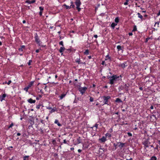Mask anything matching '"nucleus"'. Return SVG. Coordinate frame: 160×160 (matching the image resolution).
Wrapping results in <instances>:
<instances>
[{
  "label": "nucleus",
  "mask_w": 160,
  "mask_h": 160,
  "mask_svg": "<svg viewBox=\"0 0 160 160\" xmlns=\"http://www.w3.org/2000/svg\"><path fill=\"white\" fill-rule=\"evenodd\" d=\"M109 83L111 85L113 84L115 82L119 80V77L117 76V75H113L112 76H110L109 77Z\"/></svg>",
  "instance_id": "obj_1"
},
{
  "label": "nucleus",
  "mask_w": 160,
  "mask_h": 160,
  "mask_svg": "<svg viewBox=\"0 0 160 160\" xmlns=\"http://www.w3.org/2000/svg\"><path fill=\"white\" fill-rule=\"evenodd\" d=\"M74 3H75L76 6V9L78 12H79L81 10V8L80 7L82 4L80 0H75Z\"/></svg>",
  "instance_id": "obj_2"
},
{
  "label": "nucleus",
  "mask_w": 160,
  "mask_h": 160,
  "mask_svg": "<svg viewBox=\"0 0 160 160\" xmlns=\"http://www.w3.org/2000/svg\"><path fill=\"white\" fill-rule=\"evenodd\" d=\"M101 98L103 99V102L104 103L103 105L104 104H107L108 105L109 104H108V100L110 99L111 97L109 96H102Z\"/></svg>",
  "instance_id": "obj_3"
},
{
  "label": "nucleus",
  "mask_w": 160,
  "mask_h": 160,
  "mask_svg": "<svg viewBox=\"0 0 160 160\" xmlns=\"http://www.w3.org/2000/svg\"><path fill=\"white\" fill-rule=\"evenodd\" d=\"M71 5L70 6H68L65 4H64L63 5V6L65 7V8L67 9H69L71 8H73V9H75V6L74 4V2L72 1H71L70 2Z\"/></svg>",
  "instance_id": "obj_4"
},
{
  "label": "nucleus",
  "mask_w": 160,
  "mask_h": 160,
  "mask_svg": "<svg viewBox=\"0 0 160 160\" xmlns=\"http://www.w3.org/2000/svg\"><path fill=\"white\" fill-rule=\"evenodd\" d=\"M34 38L35 41L38 44L39 46H40V43H42V42L40 41V39L37 33H36L35 35Z\"/></svg>",
  "instance_id": "obj_5"
},
{
  "label": "nucleus",
  "mask_w": 160,
  "mask_h": 160,
  "mask_svg": "<svg viewBox=\"0 0 160 160\" xmlns=\"http://www.w3.org/2000/svg\"><path fill=\"white\" fill-rule=\"evenodd\" d=\"M87 89V88L86 87H80L79 88V91L80 92L81 94L83 95L85 93Z\"/></svg>",
  "instance_id": "obj_6"
},
{
  "label": "nucleus",
  "mask_w": 160,
  "mask_h": 160,
  "mask_svg": "<svg viewBox=\"0 0 160 160\" xmlns=\"http://www.w3.org/2000/svg\"><path fill=\"white\" fill-rule=\"evenodd\" d=\"M129 87V85L128 84H125L123 87V88L125 90L126 92H128L130 89Z\"/></svg>",
  "instance_id": "obj_7"
},
{
  "label": "nucleus",
  "mask_w": 160,
  "mask_h": 160,
  "mask_svg": "<svg viewBox=\"0 0 160 160\" xmlns=\"http://www.w3.org/2000/svg\"><path fill=\"white\" fill-rule=\"evenodd\" d=\"M79 58H77L75 59V62H76L78 63V64H85V62L83 63V62H81V60H80V56H80L79 54Z\"/></svg>",
  "instance_id": "obj_8"
},
{
  "label": "nucleus",
  "mask_w": 160,
  "mask_h": 160,
  "mask_svg": "<svg viewBox=\"0 0 160 160\" xmlns=\"http://www.w3.org/2000/svg\"><path fill=\"white\" fill-rule=\"evenodd\" d=\"M65 49V48L64 47H61L60 48L59 50V52L60 53H61V54L62 55L63 53V52Z\"/></svg>",
  "instance_id": "obj_9"
},
{
  "label": "nucleus",
  "mask_w": 160,
  "mask_h": 160,
  "mask_svg": "<svg viewBox=\"0 0 160 160\" xmlns=\"http://www.w3.org/2000/svg\"><path fill=\"white\" fill-rule=\"evenodd\" d=\"M106 140V138L104 136H103L102 138L99 139V141H101V142L102 143L105 142Z\"/></svg>",
  "instance_id": "obj_10"
},
{
  "label": "nucleus",
  "mask_w": 160,
  "mask_h": 160,
  "mask_svg": "<svg viewBox=\"0 0 160 160\" xmlns=\"http://www.w3.org/2000/svg\"><path fill=\"white\" fill-rule=\"evenodd\" d=\"M119 143L120 144L118 145V147L120 149H122V148L124 147L125 145V143H123L121 142H118V144Z\"/></svg>",
  "instance_id": "obj_11"
},
{
  "label": "nucleus",
  "mask_w": 160,
  "mask_h": 160,
  "mask_svg": "<svg viewBox=\"0 0 160 160\" xmlns=\"http://www.w3.org/2000/svg\"><path fill=\"white\" fill-rule=\"evenodd\" d=\"M67 94V92L66 93H63L61 94V95L59 96V99L62 100L64 98Z\"/></svg>",
  "instance_id": "obj_12"
},
{
  "label": "nucleus",
  "mask_w": 160,
  "mask_h": 160,
  "mask_svg": "<svg viewBox=\"0 0 160 160\" xmlns=\"http://www.w3.org/2000/svg\"><path fill=\"white\" fill-rule=\"evenodd\" d=\"M28 102L30 103H34L36 102V100H33L31 98H29L28 100Z\"/></svg>",
  "instance_id": "obj_13"
},
{
  "label": "nucleus",
  "mask_w": 160,
  "mask_h": 160,
  "mask_svg": "<svg viewBox=\"0 0 160 160\" xmlns=\"http://www.w3.org/2000/svg\"><path fill=\"white\" fill-rule=\"evenodd\" d=\"M127 66V62H124L123 63L121 64L119 66L121 67L122 68H124L126 66Z\"/></svg>",
  "instance_id": "obj_14"
},
{
  "label": "nucleus",
  "mask_w": 160,
  "mask_h": 160,
  "mask_svg": "<svg viewBox=\"0 0 160 160\" xmlns=\"http://www.w3.org/2000/svg\"><path fill=\"white\" fill-rule=\"evenodd\" d=\"M34 82V81L30 82L27 86L29 88H30L31 87H32V86H33Z\"/></svg>",
  "instance_id": "obj_15"
},
{
  "label": "nucleus",
  "mask_w": 160,
  "mask_h": 160,
  "mask_svg": "<svg viewBox=\"0 0 160 160\" xmlns=\"http://www.w3.org/2000/svg\"><path fill=\"white\" fill-rule=\"evenodd\" d=\"M6 96V95L5 94H4L2 96L0 97V100L1 102L4 100V98Z\"/></svg>",
  "instance_id": "obj_16"
},
{
  "label": "nucleus",
  "mask_w": 160,
  "mask_h": 160,
  "mask_svg": "<svg viewBox=\"0 0 160 160\" xmlns=\"http://www.w3.org/2000/svg\"><path fill=\"white\" fill-rule=\"evenodd\" d=\"M143 144L144 145V146L146 148H148V147L149 142L148 141H146L143 143Z\"/></svg>",
  "instance_id": "obj_17"
},
{
  "label": "nucleus",
  "mask_w": 160,
  "mask_h": 160,
  "mask_svg": "<svg viewBox=\"0 0 160 160\" xmlns=\"http://www.w3.org/2000/svg\"><path fill=\"white\" fill-rule=\"evenodd\" d=\"M137 15H138V18H140L142 20H144L142 16V15H141L140 13L138 12L137 13Z\"/></svg>",
  "instance_id": "obj_18"
},
{
  "label": "nucleus",
  "mask_w": 160,
  "mask_h": 160,
  "mask_svg": "<svg viewBox=\"0 0 160 160\" xmlns=\"http://www.w3.org/2000/svg\"><path fill=\"white\" fill-rule=\"evenodd\" d=\"M36 2V0H33L32 1L30 0H27L26 1V2L28 3L29 4H32Z\"/></svg>",
  "instance_id": "obj_19"
},
{
  "label": "nucleus",
  "mask_w": 160,
  "mask_h": 160,
  "mask_svg": "<svg viewBox=\"0 0 160 160\" xmlns=\"http://www.w3.org/2000/svg\"><path fill=\"white\" fill-rule=\"evenodd\" d=\"M54 123L57 124L58 126H62V125L58 122V120L57 119H56L54 121Z\"/></svg>",
  "instance_id": "obj_20"
},
{
  "label": "nucleus",
  "mask_w": 160,
  "mask_h": 160,
  "mask_svg": "<svg viewBox=\"0 0 160 160\" xmlns=\"http://www.w3.org/2000/svg\"><path fill=\"white\" fill-rule=\"evenodd\" d=\"M103 148H101V147H100L99 148V152L100 154H103V152H104V151L103 150Z\"/></svg>",
  "instance_id": "obj_21"
},
{
  "label": "nucleus",
  "mask_w": 160,
  "mask_h": 160,
  "mask_svg": "<svg viewBox=\"0 0 160 160\" xmlns=\"http://www.w3.org/2000/svg\"><path fill=\"white\" fill-rule=\"evenodd\" d=\"M117 25V23H115L114 22H112V23L111 25V28H112V29H114L115 28V26Z\"/></svg>",
  "instance_id": "obj_22"
},
{
  "label": "nucleus",
  "mask_w": 160,
  "mask_h": 160,
  "mask_svg": "<svg viewBox=\"0 0 160 160\" xmlns=\"http://www.w3.org/2000/svg\"><path fill=\"white\" fill-rule=\"evenodd\" d=\"M115 102H118V103L122 102V101L121 100V99L119 98H117L116 99V100H115Z\"/></svg>",
  "instance_id": "obj_23"
},
{
  "label": "nucleus",
  "mask_w": 160,
  "mask_h": 160,
  "mask_svg": "<svg viewBox=\"0 0 160 160\" xmlns=\"http://www.w3.org/2000/svg\"><path fill=\"white\" fill-rule=\"evenodd\" d=\"M149 160H157V158L155 156H152Z\"/></svg>",
  "instance_id": "obj_24"
},
{
  "label": "nucleus",
  "mask_w": 160,
  "mask_h": 160,
  "mask_svg": "<svg viewBox=\"0 0 160 160\" xmlns=\"http://www.w3.org/2000/svg\"><path fill=\"white\" fill-rule=\"evenodd\" d=\"M77 141L78 144H79V143H81V141H82V140L81 139V138L80 137H78L77 138Z\"/></svg>",
  "instance_id": "obj_25"
},
{
  "label": "nucleus",
  "mask_w": 160,
  "mask_h": 160,
  "mask_svg": "<svg viewBox=\"0 0 160 160\" xmlns=\"http://www.w3.org/2000/svg\"><path fill=\"white\" fill-rule=\"evenodd\" d=\"M84 54L85 55H88L89 54V51L88 49H87L85 50V51L84 52Z\"/></svg>",
  "instance_id": "obj_26"
},
{
  "label": "nucleus",
  "mask_w": 160,
  "mask_h": 160,
  "mask_svg": "<svg viewBox=\"0 0 160 160\" xmlns=\"http://www.w3.org/2000/svg\"><path fill=\"white\" fill-rule=\"evenodd\" d=\"M98 124H97V123H96L94 126H93V127H90V128H91L93 129V128L95 127L96 128V130H97V128H98Z\"/></svg>",
  "instance_id": "obj_27"
},
{
  "label": "nucleus",
  "mask_w": 160,
  "mask_h": 160,
  "mask_svg": "<svg viewBox=\"0 0 160 160\" xmlns=\"http://www.w3.org/2000/svg\"><path fill=\"white\" fill-rule=\"evenodd\" d=\"M105 136L106 137H108V138H110L112 137L111 134L108 133H107L105 134Z\"/></svg>",
  "instance_id": "obj_28"
},
{
  "label": "nucleus",
  "mask_w": 160,
  "mask_h": 160,
  "mask_svg": "<svg viewBox=\"0 0 160 160\" xmlns=\"http://www.w3.org/2000/svg\"><path fill=\"white\" fill-rule=\"evenodd\" d=\"M115 22L117 24L119 22V18L118 17H116L114 20Z\"/></svg>",
  "instance_id": "obj_29"
},
{
  "label": "nucleus",
  "mask_w": 160,
  "mask_h": 160,
  "mask_svg": "<svg viewBox=\"0 0 160 160\" xmlns=\"http://www.w3.org/2000/svg\"><path fill=\"white\" fill-rule=\"evenodd\" d=\"M137 31V26L136 25H134L133 27V28L132 31V32H135Z\"/></svg>",
  "instance_id": "obj_30"
},
{
  "label": "nucleus",
  "mask_w": 160,
  "mask_h": 160,
  "mask_svg": "<svg viewBox=\"0 0 160 160\" xmlns=\"http://www.w3.org/2000/svg\"><path fill=\"white\" fill-rule=\"evenodd\" d=\"M117 48L118 51H120V50H121L122 49V47L120 45H118L117 46Z\"/></svg>",
  "instance_id": "obj_31"
},
{
  "label": "nucleus",
  "mask_w": 160,
  "mask_h": 160,
  "mask_svg": "<svg viewBox=\"0 0 160 160\" xmlns=\"http://www.w3.org/2000/svg\"><path fill=\"white\" fill-rule=\"evenodd\" d=\"M29 159V156H25L23 157V160H28Z\"/></svg>",
  "instance_id": "obj_32"
},
{
  "label": "nucleus",
  "mask_w": 160,
  "mask_h": 160,
  "mask_svg": "<svg viewBox=\"0 0 160 160\" xmlns=\"http://www.w3.org/2000/svg\"><path fill=\"white\" fill-rule=\"evenodd\" d=\"M117 145H118V144L117 143H114L113 144V146L114 147H115V148H114V150H116V149L117 148Z\"/></svg>",
  "instance_id": "obj_33"
},
{
  "label": "nucleus",
  "mask_w": 160,
  "mask_h": 160,
  "mask_svg": "<svg viewBox=\"0 0 160 160\" xmlns=\"http://www.w3.org/2000/svg\"><path fill=\"white\" fill-rule=\"evenodd\" d=\"M39 9L40 10V11L43 12V11L44 10V8L42 7H39Z\"/></svg>",
  "instance_id": "obj_34"
},
{
  "label": "nucleus",
  "mask_w": 160,
  "mask_h": 160,
  "mask_svg": "<svg viewBox=\"0 0 160 160\" xmlns=\"http://www.w3.org/2000/svg\"><path fill=\"white\" fill-rule=\"evenodd\" d=\"M106 58L105 59V60H107L108 59H111V57H109L108 55H107L106 57Z\"/></svg>",
  "instance_id": "obj_35"
},
{
  "label": "nucleus",
  "mask_w": 160,
  "mask_h": 160,
  "mask_svg": "<svg viewBox=\"0 0 160 160\" xmlns=\"http://www.w3.org/2000/svg\"><path fill=\"white\" fill-rule=\"evenodd\" d=\"M29 89V88L28 86H27V87L24 88H23V90L25 91L26 92H28Z\"/></svg>",
  "instance_id": "obj_36"
},
{
  "label": "nucleus",
  "mask_w": 160,
  "mask_h": 160,
  "mask_svg": "<svg viewBox=\"0 0 160 160\" xmlns=\"http://www.w3.org/2000/svg\"><path fill=\"white\" fill-rule=\"evenodd\" d=\"M41 104H39V105H37L36 108L37 109H39L40 108V107L41 106Z\"/></svg>",
  "instance_id": "obj_37"
},
{
  "label": "nucleus",
  "mask_w": 160,
  "mask_h": 160,
  "mask_svg": "<svg viewBox=\"0 0 160 160\" xmlns=\"http://www.w3.org/2000/svg\"><path fill=\"white\" fill-rule=\"evenodd\" d=\"M90 97V102H92L93 101V100H94V98H93L91 97Z\"/></svg>",
  "instance_id": "obj_38"
},
{
  "label": "nucleus",
  "mask_w": 160,
  "mask_h": 160,
  "mask_svg": "<svg viewBox=\"0 0 160 160\" xmlns=\"http://www.w3.org/2000/svg\"><path fill=\"white\" fill-rule=\"evenodd\" d=\"M129 1V0H126V2H125L124 3V5H128V2Z\"/></svg>",
  "instance_id": "obj_39"
},
{
  "label": "nucleus",
  "mask_w": 160,
  "mask_h": 160,
  "mask_svg": "<svg viewBox=\"0 0 160 160\" xmlns=\"http://www.w3.org/2000/svg\"><path fill=\"white\" fill-rule=\"evenodd\" d=\"M158 146H159L158 145H156V147H155L154 148V149L155 150H158V151H159V150H158Z\"/></svg>",
  "instance_id": "obj_40"
},
{
  "label": "nucleus",
  "mask_w": 160,
  "mask_h": 160,
  "mask_svg": "<svg viewBox=\"0 0 160 160\" xmlns=\"http://www.w3.org/2000/svg\"><path fill=\"white\" fill-rule=\"evenodd\" d=\"M59 44L60 45H61L62 46V47L64 46V45L63 44V42L62 41H61L59 42Z\"/></svg>",
  "instance_id": "obj_41"
},
{
  "label": "nucleus",
  "mask_w": 160,
  "mask_h": 160,
  "mask_svg": "<svg viewBox=\"0 0 160 160\" xmlns=\"http://www.w3.org/2000/svg\"><path fill=\"white\" fill-rule=\"evenodd\" d=\"M51 110L49 111V112L50 113H52V112H55V110L53 109L52 108L51 109Z\"/></svg>",
  "instance_id": "obj_42"
},
{
  "label": "nucleus",
  "mask_w": 160,
  "mask_h": 160,
  "mask_svg": "<svg viewBox=\"0 0 160 160\" xmlns=\"http://www.w3.org/2000/svg\"><path fill=\"white\" fill-rule=\"evenodd\" d=\"M25 47V46L24 45H22V46H21V51L22 50V49L24 48Z\"/></svg>",
  "instance_id": "obj_43"
},
{
  "label": "nucleus",
  "mask_w": 160,
  "mask_h": 160,
  "mask_svg": "<svg viewBox=\"0 0 160 160\" xmlns=\"http://www.w3.org/2000/svg\"><path fill=\"white\" fill-rule=\"evenodd\" d=\"M32 60H29V62H28V65L29 66H30L31 64V62H32Z\"/></svg>",
  "instance_id": "obj_44"
},
{
  "label": "nucleus",
  "mask_w": 160,
  "mask_h": 160,
  "mask_svg": "<svg viewBox=\"0 0 160 160\" xmlns=\"http://www.w3.org/2000/svg\"><path fill=\"white\" fill-rule=\"evenodd\" d=\"M127 134L128 135V136L130 137H131L132 136V134L131 133L129 132H128Z\"/></svg>",
  "instance_id": "obj_45"
},
{
  "label": "nucleus",
  "mask_w": 160,
  "mask_h": 160,
  "mask_svg": "<svg viewBox=\"0 0 160 160\" xmlns=\"http://www.w3.org/2000/svg\"><path fill=\"white\" fill-rule=\"evenodd\" d=\"M46 108H47V109H49V110H50V109L51 110V109H52V108L50 106L46 107Z\"/></svg>",
  "instance_id": "obj_46"
},
{
  "label": "nucleus",
  "mask_w": 160,
  "mask_h": 160,
  "mask_svg": "<svg viewBox=\"0 0 160 160\" xmlns=\"http://www.w3.org/2000/svg\"><path fill=\"white\" fill-rule=\"evenodd\" d=\"M152 117H153L155 118V119H156V116L154 114L152 115V116H151V118H152Z\"/></svg>",
  "instance_id": "obj_47"
},
{
  "label": "nucleus",
  "mask_w": 160,
  "mask_h": 160,
  "mask_svg": "<svg viewBox=\"0 0 160 160\" xmlns=\"http://www.w3.org/2000/svg\"><path fill=\"white\" fill-rule=\"evenodd\" d=\"M42 12L40 11L39 12V15L40 16H42Z\"/></svg>",
  "instance_id": "obj_48"
},
{
  "label": "nucleus",
  "mask_w": 160,
  "mask_h": 160,
  "mask_svg": "<svg viewBox=\"0 0 160 160\" xmlns=\"http://www.w3.org/2000/svg\"><path fill=\"white\" fill-rule=\"evenodd\" d=\"M13 124L12 123L10 126L8 127V128H11L13 126Z\"/></svg>",
  "instance_id": "obj_49"
},
{
  "label": "nucleus",
  "mask_w": 160,
  "mask_h": 160,
  "mask_svg": "<svg viewBox=\"0 0 160 160\" xmlns=\"http://www.w3.org/2000/svg\"><path fill=\"white\" fill-rule=\"evenodd\" d=\"M67 50L68 51V52L69 53L71 52V49H67Z\"/></svg>",
  "instance_id": "obj_50"
},
{
  "label": "nucleus",
  "mask_w": 160,
  "mask_h": 160,
  "mask_svg": "<svg viewBox=\"0 0 160 160\" xmlns=\"http://www.w3.org/2000/svg\"><path fill=\"white\" fill-rule=\"evenodd\" d=\"M11 81L10 80V81H9L8 82H7V84H8V85H9V84H10L11 83Z\"/></svg>",
  "instance_id": "obj_51"
},
{
  "label": "nucleus",
  "mask_w": 160,
  "mask_h": 160,
  "mask_svg": "<svg viewBox=\"0 0 160 160\" xmlns=\"http://www.w3.org/2000/svg\"><path fill=\"white\" fill-rule=\"evenodd\" d=\"M63 143H65V144L67 143V141H66V139H64V140H63Z\"/></svg>",
  "instance_id": "obj_52"
},
{
  "label": "nucleus",
  "mask_w": 160,
  "mask_h": 160,
  "mask_svg": "<svg viewBox=\"0 0 160 160\" xmlns=\"http://www.w3.org/2000/svg\"><path fill=\"white\" fill-rule=\"evenodd\" d=\"M39 49H37L36 50V52L37 53H38L39 52Z\"/></svg>",
  "instance_id": "obj_53"
},
{
  "label": "nucleus",
  "mask_w": 160,
  "mask_h": 160,
  "mask_svg": "<svg viewBox=\"0 0 160 160\" xmlns=\"http://www.w3.org/2000/svg\"><path fill=\"white\" fill-rule=\"evenodd\" d=\"M38 92H41L42 94L43 93V92L42 89L40 90V91L39 92L38 91Z\"/></svg>",
  "instance_id": "obj_54"
},
{
  "label": "nucleus",
  "mask_w": 160,
  "mask_h": 160,
  "mask_svg": "<svg viewBox=\"0 0 160 160\" xmlns=\"http://www.w3.org/2000/svg\"><path fill=\"white\" fill-rule=\"evenodd\" d=\"M157 16H159L160 15V10L158 12L157 14Z\"/></svg>",
  "instance_id": "obj_55"
},
{
  "label": "nucleus",
  "mask_w": 160,
  "mask_h": 160,
  "mask_svg": "<svg viewBox=\"0 0 160 160\" xmlns=\"http://www.w3.org/2000/svg\"><path fill=\"white\" fill-rule=\"evenodd\" d=\"M132 32H130L128 33V35L129 36H132Z\"/></svg>",
  "instance_id": "obj_56"
},
{
  "label": "nucleus",
  "mask_w": 160,
  "mask_h": 160,
  "mask_svg": "<svg viewBox=\"0 0 160 160\" xmlns=\"http://www.w3.org/2000/svg\"><path fill=\"white\" fill-rule=\"evenodd\" d=\"M101 64L102 65H104L105 64V61H102V63H101Z\"/></svg>",
  "instance_id": "obj_57"
},
{
  "label": "nucleus",
  "mask_w": 160,
  "mask_h": 160,
  "mask_svg": "<svg viewBox=\"0 0 160 160\" xmlns=\"http://www.w3.org/2000/svg\"><path fill=\"white\" fill-rule=\"evenodd\" d=\"M56 140L54 139L52 141V143H56Z\"/></svg>",
  "instance_id": "obj_58"
},
{
  "label": "nucleus",
  "mask_w": 160,
  "mask_h": 160,
  "mask_svg": "<svg viewBox=\"0 0 160 160\" xmlns=\"http://www.w3.org/2000/svg\"><path fill=\"white\" fill-rule=\"evenodd\" d=\"M53 109H54V110H55V112L56 111H57V109L55 107H54V108H52Z\"/></svg>",
  "instance_id": "obj_59"
},
{
  "label": "nucleus",
  "mask_w": 160,
  "mask_h": 160,
  "mask_svg": "<svg viewBox=\"0 0 160 160\" xmlns=\"http://www.w3.org/2000/svg\"><path fill=\"white\" fill-rule=\"evenodd\" d=\"M139 89L141 91H142L143 90V88L142 87H140L139 88Z\"/></svg>",
  "instance_id": "obj_60"
},
{
  "label": "nucleus",
  "mask_w": 160,
  "mask_h": 160,
  "mask_svg": "<svg viewBox=\"0 0 160 160\" xmlns=\"http://www.w3.org/2000/svg\"><path fill=\"white\" fill-rule=\"evenodd\" d=\"M150 108L151 109H153V106L152 105L150 107Z\"/></svg>",
  "instance_id": "obj_61"
},
{
  "label": "nucleus",
  "mask_w": 160,
  "mask_h": 160,
  "mask_svg": "<svg viewBox=\"0 0 160 160\" xmlns=\"http://www.w3.org/2000/svg\"><path fill=\"white\" fill-rule=\"evenodd\" d=\"M94 37L96 38H98V35H94Z\"/></svg>",
  "instance_id": "obj_62"
},
{
  "label": "nucleus",
  "mask_w": 160,
  "mask_h": 160,
  "mask_svg": "<svg viewBox=\"0 0 160 160\" xmlns=\"http://www.w3.org/2000/svg\"><path fill=\"white\" fill-rule=\"evenodd\" d=\"M112 131H113L112 128H111L110 131V132H112Z\"/></svg>",
  "instance_id": "obj_63"
},
{
  "label": "nucleus",
  "mask_w": 160,
  "mask_h": 160,
  "mask_svg": "<svg viewBox=\"0 0 160 160\" xmlns=\"http://www.w3.org/2000/svg\"><path fill=\"white\" fill-rule=\"evenodd\" d=\"M38 96L39 98H41L42 97V96L41 95H38Z\"/></svg>",
  "instance_id": "obj_64"
}]
</instances>
